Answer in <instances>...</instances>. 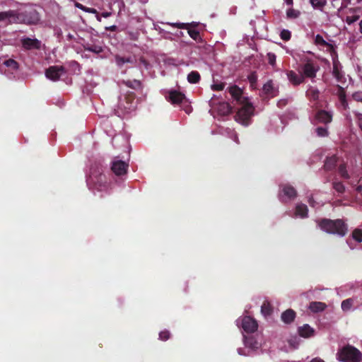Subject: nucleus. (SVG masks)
I'll list each match as a JSON object with an SVG mask.
<instances>
[{"label":"nucleus","mask_w":362,"mask_h":362,"mask_svg":"<svg viewBox=\"0 0 362 362\" xmlns=\"http://www.w3.org/2000/svg\"><path fill=\"white\" fill-rule=\"evenodd\" d=\"M302 70V75L303 76V78H314L315 77L317 71L319 70V66L308 61L306 64H304Z\"/></svg>","instance_id":"nucleus-12"},{"label":"nucleus","mask_w":362,"mask_h":362,"mask_svg":"<svg viewBox=\"0 0 362 362\" xmlns=\"http://www.w3.org/2000/svg\"><path fill=\"white\" fill-rule=\"evenodd\" d=\"M64 73V69L61 66H53L47 69L46 77L52 81H57Z\"/></svg>","instance_id":"nucleus-10"},{"label":"nucleus","mask_w":362,"mask_h":362,"mask_svg":"<svg viewBox=\"0 0 362 362\" xmlns=\"http://www.w3.org/2000/svg\"><path fill=\"white\" fill-rule=\"evenodd\" d=\"M354 301V300L353 298H348V299L344 300L341 302V305L342 310L345 311V312L349 310L353 305Z\"/></svg>","instance_id":"nucleus-27"},{"label":"nucleus","mask_w":362,"mask_h":362,"mask_svg":"<svg viewBox=\"0 0 362 362\" xmlns=\"http://www.w3.org/2000/svg\"><path fill=\"white\" fill-rule=\"evenodd\" d=\"M339 98H340V100H341V101L342 105H343L344 107H346V102H345V97H344V95L343 94H341V95H339Z\"/></svg>","instance_id":"nucleus-44"},{"label":"nucleus","mask_w":362,"mask_h":362,"mask_svg":"<svg viewBox=\"0 0 362 362\" xmlns=\"http://www.w3.org/2000/svg\"><path fill=\"white\" fill-rule=\"evenodd\" d=\"M298 332L300 337L308 338L313 336L315 331L308 325L305 324L302 327H299Z\"/></svg>","instance_id":"nucleus-18"},{"label":"nucleus","mask_w":362,"mask_h":362,"mask_svg":"<svg viewBox=\"0 0 362 362\" xmlns=\"http://www.w3.org/2000/svg\"><path fill=\"white\" fill-rule=\"evenodd\" d=\"M233 140L235 141V142H238V136L236 135V134L233 133Z\"/></svg>","instance_id":"nucleus-47"},{"label":"nucleus","mask_w":362,"mask_h":362,"mask_svg":"<svg viewBox=\"0 0 362 362\" xmlns=\"http://www.w3.org/2000/svg\"><path fill=\"white\" fill-rule=\"evenodd\" d=\"M261 311L264 315H269L272 313V308L270 303L264 301L261 307Z\"/></svg>","instance_id":"nucleus-28"},{"label":"nucleus","mask_w":362,"mask_h":362,"mask_svg":"<svg viewBox=\"0 0 362 362\" xmlns=\"http://www.w3.org/2000/svg\"><path fill=\"white\" fill-rule=\"evenodd\" d=\"M316 132L319 136H327L328 135V130L325 127L317 128Z\"/></svg>","instance_id":"nucleus-38"},{"label":"nucleus","mask_w":362,"mask_h":362,"mask_svg":"<svg viewBox=\"0 0 362 362\" xmlns=\"http://www.w3.org/2000/svg\"><path fill=\"white\" fill-rule=\"evenodd\" d=\"M307 95L313 100H316L319 96V91L316 88H310L307 91Z\"/></svg>","instance_id":"nucleus-33"},{"label":"nucleus","mask_w":362,"mask_h":362,"mask_svg":"<svg viewBox=\"0 0 362 362\" xmlns=\"http://www.w3.org/2000/svg\"><path fill=\"white\" fill-rule=\"evenodd\" d=\"M241 326L243 330L247 333L255 332L258 327L257 321L250 316H245L243 317Z\"/></svg>","instance_id":"nucleus-8"},{"label":"nucleus","mask_w":362,"mask_h":362,"mask_svg":"<svg viewBox=\"0 0 362 362\" xmlns=\"http://www.w3.org/2000/svg\"><path fill=\"white\" fill-rule=\"evenodd\" d=\"M116 60H117V64H119V65H121L127 62L124 59L120 58V57H117Z\"/></svg>","instance_id":"nucleus-43"},{"label":"nucleus","mask_w":362,"mask_h":362,"mask_svg":"<svg viewBox=\"0 0 362 362\" xmlns=\"http://www.w3.org/2000/svg\"><path fill=\"white\" fill-rule=\"evenodd\" d=\"M248 78L252 84L255 83L257 81V77L254 74L250 75Z\"/></svg>","instance_id":"nucleus-42"},{"label":"nucleus","mask_w":362,"mask_h":362,"mask_svg":"<svg viewBox=\"0 0 362 362\" xmlns=\"http://www.w3.org/2000/svg\"><path fill=\"white\" fill-rule=\"evenodd\" d=\"M4 64L9 68V69L11 70V74L13 72V71H17L18 69V64L16 61L13 60V59H8V60H6L4 62Z\"/></svg>","instance_id":"nucleus-29"},{"label":"nucleus","mask_w":362,"mask_h":362,"mask_svg":"<svg viewBox=\"0 0 362 362\" xmlns=\"http://www.w3.org/2000/svg\"><path fill=\"white\" fill-rule=\"evenodd\" d=\"M246 346L252 349H257L259 347V344L254 337H249L245 339Z\"/></svg>","instance_id":"nucleus-31"},{"label":"nucleus","mask_w":362,"mask_h":362,"mask_svg":"<svg viewBox=\"0 0 362 362\" xmlns=\"http://www.w3.org/2000/svg\"><path fill=\"white\" fill-rule=\"evenodd\" d=\"M0 21H6L8 23H18L20 22V17L13 11L0 12Z\"/></svg>","instance_id":"nucleus-11"},{"label":"nucleus","mask_w":362,"mask_h":362,"mask_svg":"<svg viewBox=\"0 0 362 362\" xmlns=\"http://www.w3.org/2000/svg\"><path fill=\"white\" fill-rule=\"evenodd\" d=\"M267 57L269 63L274 66L276 62V55L273 53H269Z\"/></svg>","instance_id":"nucleus-39"},{"label":"nucleus","mask_w":362,"mask_h":362,"mask_svg":"<svg viewBox=\"0 0 362 362\" xmlns=\"http://www.w3.org/2000/svg\"><path fill=\"white\" fill-rule=\"evenodd\" d=\"M228 91L231 96L237 101H239L240 103L247 100V98H245L242 96L243 90L237 86H231L229 87Z\"/></svg>","instance_id":"nucleus-15"},{"label":"nucleus","mask_w":362,"mask_h":362,"mask_svg":"<svg viewBox=\"0 0 362 362\" xmlns=\"http://www.w3.org/2000/svg\"><path fill=\"white\" fill-rule=\"evenodd\" d=\"M352 238L358 243L362 242V229L356 228L351 233Z\"/></svg>","instance_id":"nucleus-30"},{"label":"nucleus","mask_w":362,"mask_h":362,"mask_svg":"<svg viewBox=\"0 0 362 362\" xmlns=\"http://www.w3.org/2000/svg\"><path fill=\"white\" fill-rule=\"evenodd\" d=\"M218 112L223 115H228L230 112V107L227 103H221L217 107Z\"/></svg>","instance_id":"nucleus-22"},{"label":"nucleus","mask_w":362,"mask_h":362,"mask_svg":"<svg viewBox=\"0 0 362 362\" xmlns=\"http://www.w3.org/2000/svg\"><path fill=\"white\" fill-rule=\"evenodd\" d=\"M129 163L123 160H115L111 165L112 173L117 176H122L127 173Z\"/></svg>","instance_id":"nucleus-6"},{"label":"nucleus","mask_w":362,"mask_h":362,"mask_svg":"<svg viewBox=\"0 0 362 362\" xmlns=\"http://www.w3.org/2000/svg\"><path fill=\"white\" fill-rule=\"evenodd\" d=\"M287 77L290 83L294 86L302 83L304 81L303 76L302 74H297L293 71H289L287 72Z\"/></svg>","instance_id":"nucleus-16"},{"label":"nucleus","mask_w":362,"mask_h":362,"mask_svg":"<svg viewBox=\"0 0 362 362\" xmlns=\"http://www.w3.org/2000/svg\"><path fill=\"white\" fill-rule=\"evenodd\" d=\"M338 173L341 177L345 180H348L350 178V175L346 170V166L345 163L340 164L338 168Z\"/></svg>","instance_id":"nucleus-24"},{"label":"nucleus","mask_w":362,"mask_h":362,"mask_svg":"<svg viewBox=\"0 0 362 362\" xmlns=\"http://www.w3.org/2000/svg\"><path fill=\"white\" fill-rule=\"evenodd\" d=\"M102 16H103L104 18H107V17H109V16H110V13L106 12V13H103L102 14Z\"/></svg>","instance_id":"nucleus-48"},{"label":"nucleus","mask_w":362,"mask_h":362,"mask_svg":"<svg viewBox=\"0 0 362 362\" xmlns=\"http://www.w3.org/2000/svg\"><path fill=\"white\" fill-rule=\"evenodd\" d=\"M280 189L279 197L282 202H286L284 197H286L287 199L290 200L294 199L297 196L296 190L289 184L281 185Z\"/></svg>","instance_id":"nucleus-5"},{"label":"nucleus","mask_w":362,"mask_h":362,"mask_svg":"<svg viewBox=\"0 0 362 362\" xmlns=\"http://www.w3.org/2000/svg\"><path fill=\"white\" fill-rule=\"evenodd\" d=\"M224 88V84L223 83H214L211 85V89L214 90H222Z\"/></svg>","instance_id":"nucleus-40"},{"label":"nucleus","mask_w":362,"mask_h":362,"mask_svg":"<svg viewBox=\"0 0 362 362\" xmlns=\"http://www.w3.org/2000/svg\"><path fill=\"white\" fill-rule=\"evenodd\" d=\"M288 53H289L290 54H293L292 52L291 51H287Z\"/></svg>","instance_id":"nucleus-54"},{"label":"nucleus","mask_w":362,"mask_h":362,"mask_svg":"<svg viewBox=\"0 0 362 362\" xmlns=\"http://www.w3.org/2000/svg\"><path fill=\"white\" fill-rule=\"evenodd\" d=\"M310 362H325L322 359L319 358H315Z\"/></svg>","instance_id":"nucleus-45"},{"label":"nucleus","mask_w":362,"mask_h":362,"mask_svg":"<svg viewBox=\"0 0 362 362\" xmlns=\"http://www.w3.org/2000/svg\"><path fill=\"white\" fill-rule=\"evenodd\" d=\"M315 119L317 122L328 124L332 122V114L325 110H320L317 112Z\"/></svg>","instance_id":"nucleus-14"},{"label":"nucleus","mask_w":362,"mask_h":362,"mask_svg":"<svg viewBox=\"0 0 362 362\" xmlns=\"http://www.w3.org/2000/svg\"><path fill=\"white\" fill-rule=\"evenodd\" d=\"M320 228L329 234L344 237L348 233V225L343 219L322 218L317 221Z\"/></svg>","instance_id":"nucleus-1"},{"label":"nucleus","mask_w":362,"mask_h":362,"mask_svg":"<svg viewBox=\"0 0 362 362\" xmlns=\"http://www.w3.org/2000/svg\"><path fill=\"white\" fill-rule=\"evenodd\" d=\"M134 83L139 85V82L137 81H135Z\"/></svg>","instance_id":"nucleus-55"},{"label":"nucleus","mask_w":362,"mask_h":362,"mask_svg":"<svg viewBox=\"0 0 362 362\" xmlns=\"http://www.w3.org/2000/svg\"><path fill=\"white\" fill-rule=\"evenodd\" d=\"M337 358L341 362H361L362 353L355 346L347 344L338 350Z\"/></svg>","instance_id":"nucleus-2"},{"label":"nucleus","mask_w":362,"mask_h":362,"mask_svg":"<svg viewBox=\"0 0 362 362\" xmlns=\"http://www.w3.org/2000/svg\"><path fill=\"white\" fill-rule=\"evenodd\" d=\"M23 46L25 49L38 48L40 42L37 39L24 38L22 40Z\"/></svg>","instance_id":"nucleus-19"},{"label":"nucleus","mask_w":362,"mask_h":362,"mask_svg":"<svg viewBox=\"0 0 362 362\" xmlns=\"http://www.w3.org/2000/svg\"><path fill=\"white\" fill-rule=\"evenodd\" d=\"M200 80V75L197 71H192L187 76V81L190 83H196Z\"/></svg>","instance_id":"nucleus-25"},{"label":"nucleus","mask_w":362,"mask_h":362,"mask_svg":"<svg viewBox=\"0 0 362 362\" xmlns=\"http://www.w3.org/2000/svg\"><path fill=\"white\" fill-rule=\"evenodd\" d=\"M333 188L339 193H344L345 191V187L342 182L334 181L332 183Z\"/></svg>","instance_id":"nucleus-32"},{"label":"nucleus","mask_w":362,"mask_h":362,"mask_svg":"<svg viewBox=\"0 0 362 362\" xmlns=\"http://www.w3.org/2000/svg\"><path fill=\"white\" fill-rule=\"evenodd\" d=\"M296 317V313L292 309H288L283 312L281 316V320L286 324L291 323Z\"/></svg>","instance_id":"nucleus-17"},{"label":"nucleus","mask_w":362,"mask_h":362,"mask_svg":"<svg viewBox=\"0 0 362 362\" xmlns=\"http://www.w3.org/2000/svg\"><path fill=\"white\" fill-rule=\"evenodd\" d=\"M310 2L315 9H322L327 4L326 0H310Z\"/></svg>","instance_id":"nucleus-26"},{"label":"nucleus","mask_w":362,"mask_h":362,"mask_svg":"<svg viewBox=\"0 0 362 362\" xmlns=\"http://www.w3.org/2000/svg\"><path fill=\"white\" fill-rule=\"evenodd\" d=\"M241 104H243V107L238 111L235 115V120L243 125L247 126L253 115L254 107L248 100Z\"/></svg>","instance_id":"nucleus-3"},{"label":"nucleus","mask_w":362,"mask_h":362,"mask_svg":"<svg viewBox=\"0 0 362 362\" xmlns=\"http://www.w3.org/2000/svg\"><path fill=\"white\" fill-rule=\"evenodd\" d=\"M284 1H285L288 5H292V4H293V0H284Z\"/></svg>","instance_id":"nucleus-49"},{"label":"nucleus","mask_w":362,"mask_h":362,"mask_svg":"<svg viewBox=\"0 0 362 362\" xmlns=\"http://www.w3.org/2000/svg\"><path fill=\"white\" fill-rule=\"evenodd\" d=\"M188 33L190 35V37L192 38H193L194 40H197L199 36V32L194 30H189L188 31Z\"/></svg>","instance_id":"nucleus-41"},{"label":"nucleus","mask_w":362,"mask_h":362,"mask_svg":"<svg viewBox=\"0 0 362 362\" xmlns=\"http://www.w3.org/2000/svg\"><path fill=\"white\" fill-rule=\"evenodd\" d=\"M315 43L317 46L320 47V49L325 50L327 52H329L332 57L337 55L334 45L325 40L320 35H317L315 37Z\"/></svg>","instance_id":"nucleus-7"},{"label":"nucleus","mask_w":362,"mask_h":362,"mask_svg":"<svg viewBox=\"0 0 362 362\" xmlns=\"http://www.w3.org/2000/svg\"><path fill=\"white\" fill-rule=\"evenodd\" d=\"M360 126H361V129H362V123H361V124H360Z\"/></svg>","instance_id":"nucleus-56"},{"label":"nucleus","mask_w":362,"mask_h":362,"mask_svg":"<svg viewBox=\"0 0 362 362\" xmlns=\"http://www.w3.org/2000/svg\"><path fill=\"white\" fill-rule=\"evenodd\" d=\"M173 25L180 28H183L185 27L183 23H174Z\"/></svg>","instance_id":"nucleus-46"},{"label":"nucleus","mask_w":362,"mask_h":362,"mask_svg":"<svg viewBox=\"0 0 362 362\" xmlns=\"http://www.w3.org/2000/svg\"><path fill=\"white\" fill-rule=\"evenodd\" d=\"M291 35V32L288 30H282L280 33L281 38L284 40H290Z\"/></svg>","instance_id":"nucleus-37"},{"label":"nucleus","mask_w":362,"mask_h":362,"mask_svg":"<svg viewBox=\"0 0 362 362\" xmlns=\"http://www.w3.org/2000/svg\"><path fill=\"white\" fill-rule=\"evenodd\" d=\"M333 61V76L336 78L337 81L341 83L344 80V76L341 72V66L337 59V55L332 57Z\"/></svg>","instance_id":"nucleus-13"},{"label":"nucleus","mask_w":362,"mask_h":362,"mask_svg":"<svg viewBox=\"0 0 362 362\" xmlns=\"http://www.w3.org/2000/svg\"><path fill=\"white\" fill-rule=\"evenodd\" d=\"M308 211V207L304 204H299L296 207V215L300 216L302 218L307 217Z\"/></svg>","instance_id":"nucleus-21"},{"label":"nucleus","mask_w":362,"mask_h":362,"mask_svg":"<svg viewBox=\"0 0 362 362\" xmlns=\"http://www.w3.org/2000/svg\"><path fill=\"white\" fill-rule=\"evenodd\" d=\"M358 93H356V94L354 95V97L355 98H356L357 100H359L360 98H359V96H358Z\"/></svg>","instance_id":"nucleus-51"},{"label":"nucleus","mask_w":362,"mask_h":362,"mask_svg":"<svg viewBox=\"0 0 362 362\" xmlns=\"http://www.w3.org/2000/svg\"><path fill=\"white\" fill-rule=\"evenodd\" d=\"M278 93V88L274 85L271 80L264 84L262 89V95L265 98H274L277 95Z\"/></svg>","instance_id":"nucleus-9"},{"label":"nucleus","mask_w":362,"mask_h":362,"mask_svg":"<svg viewBox=\"0 0 362 362\" xmlns=\"http://www.w3.org/2000/svg\"><path fill=\"white\" fill-rule=\"evenodd\" d=\"M20 17L19 23L28 24H35L40 21V16L37 11L33 8H29L23 13L18 14Z\"/></svg>","instance_id":"nucleus-4"},{"label":"nucleus","mask_w":362,"mask_h":362,"mask_svg":"<svg viewBox=\"0 0 362 362\" xmlns=\"http://www.w3.org/2000/svg\"><path fill=\"white\" fill-rule=\"evenodd\" d=\"M76 6L87 13H96L95 9L92 8H87L79 3H76Z\"/></svg>","instance_id":"nucleus-35"},{"label":"nucleus","mask_w":362,"mask_h":362,"mask_svg":"<svg viewBox=\"0 0 362 362\" xmlns=\"http://www.w3.org/2000/svg\"><path fill=\"white\" fill-rule=\"evenodd\" d=\"M359 26H360V31L362 33V20L361 21V22L359 23Z\"/></svg>","instance_id":"nucleus-50"},{"label":"nucleus","mask_w":362,"mask_h":362,"mask_svg":"<svg viewBox=\"0 0 362 362\" xmlns=\"http://www.w3.org/2000/svg\"><path fill=\"white\" fill-rule=\"evenodd\" d=\"M126 85L128 86H132V85H130V82H126Z\"/></svg>","instance_id":"nucleus-53"},{"label":"nucleus","mask_w":362,"mask_h":362,"mask_svg":"<svg viewBox=\"0 0 362 362\" xmlns=\"http://www.w3.org/2000/svg\"><path fill=\"white\" fill-rule=\"evenodd\" d=\"M95 52H99L100 51V49L99 48L98 49H94L93 50Z\"/></svg>","instance_id":"nucleus-52"},{"label":"nucleus","mask_w":362,"mask_h":362,"mask_svg":"<svg viewBox=\"0 0 362 362\" xmlns=\"http://www.w3.org/2000/svg\"><path fill=\"white\" fill-rule=\"evenodd\" d=\"M170 333L168 330L161 331L159 333V339L162 341H166L170 339Z\"/></svg>","instance_id":"nucleus-36"},{"label":"nucleus","mask_w":362,"mask_h":362,"mask_svg":"<svg viewBox=\"0 0 362 362\" xmlns=\"http://www.w3.org/2000/svg\"><path fill=\"white\" fill-rule=\"evenodd\" d=\"M185 95L177 91H171L169 95V99L173 104H179L182 102Z\"/></svg>","instance_id":"nucleus-20"},{"label":"nucleus","mask_w":362,"mask_h":362,"mask_svg":"<svg viewBox=\"0 0 362 362\" xmlns=\"http://www.w3.org/2000/svg\"><path fill=\"white\" fill-rule=\"evenodd\" d=\"M310 308L313 312L322 311L325 308V304L321 302H312Z\"/></svg>","instance_id":"nucleus-23"},{"label":"nucleus","mask_w":362,"mask_h":362,"mask_svg":"<svg viewBox=\"0 0 362 362\" xmlns=\"http://www.w3.org/2000/svg\"><path fill=\"white\" fill-rule=\"evenodd\" d=\"M300 11L293 8H289L286 12V16L289 18H296L300 16Z\"/></svg>","instance_id":"nucleus-34"}]
</instances>
